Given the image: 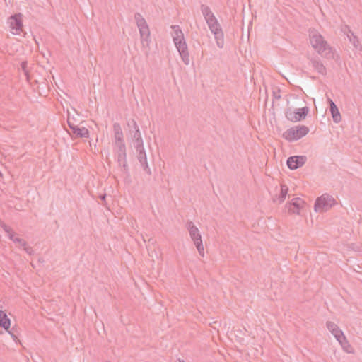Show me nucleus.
Masks as SVG:
<instances>
[{"instance_id":"nucleus-37","label":"nucleus","mask_w":362,"mask_h":362,"mask_svg":"<svg viewBox=\"0 0 362 362\" xmlns=\"http://www.w3.org/2000/svg\"><path fill=\"white\" fill-rule=\"evenodd\" d=\"M151 242H152V244H156V242L154 240L151 239V238H150L148 240V243H151Z\"/></svg>"},{"instance_id":"nucleus-27","label":"nucleus","mask_w":362,"mask_h":362,"mask_svg":"<svg viewBox=\"0 0 362 362\" xmlns=\"http://www.w3.org/2000/svg\"><path fill=\"white\" fill-rule=\"evenodd\" d=\"M147 250L148 251V255L153 259V258H158V255L155 249H151L150 245H147Z\"/></svg>"},{"instance_id":"nucleus-35","label":"nucleus","mask_w":362,"mask_h":362,"mask_svg":"<svg viewBox=\"0 0 362 362\" xmlns=\"http://www.w3.org/2000/svg\"><path fill=\"white\" fill-rule=\"evenodd\" d=\"M67 123H68V125H69V128L71 129L72 132L74 131L75 127L77 126L74 122H71L69 120V119H68Z\"/></svg>"},{"instance_id":"nucleus-16","label":"nucleus","mask_w":362,"mask_h":362,"mask_svg":"<svg viewBox=\"0 0 362 362\" xmlns=\"http://www.w3.org/2000/svg\"><path fill=\"white\" fill-rule=\"evenodd\" d=\"M112 127L114 132L115 143L124 141L123 132L120 124L118 122H115L113 124Z\"/></svg>"},{"instance_id":"nucleus-19","label":"nucleus","mask_w":362,"mask_h":362,"mask_svg":"<svg viewBox=\"0 0 362 362\" xmlns=\"http://www.w3.org/2000/svg\"><path fill=\"white\" fill-rule=\"evenodd\" d=\"M11 320L7 315L2 310H0V327L8 331L10 329Z\"/></svg>"},{"instance_id":"nucleus-17","label":"nucleus","mask_w":362,"mask_h":362,"mask_svg":"<svg viewBox=\"0 0 362 362\" xmlns=\"http://www.w3.org/2000/svg\"><path fill=\"white\" fill-rule=\"evenodd\" d=\"M135 132V134H133V144L136 151H140V149L143 150L144 147V141L141 137V132Z\"/></svg>"},{"instance_id":"nucleus-10","label":"nucleus","mask_w":362,"mask_h":362,"mask_svg":"<svg viewBox=\"0 0 362 362\" xmlns=\"http://www.w3.org/2000/svg\"><path fill=\"white\" fill-rule=\"evenodd\" d=\"M307 160L305 156H290L287 160V166L291 170H296L303 166Z\"/></svg>"},{"instance_id":"nucleus-29","label":"nucleus","mask_w":362,"mask_h":362,"mask_svg":"<svg viewBox=\"0 0 362 362\" xmlns=\"http://www.w3.org/2000/svg\"><path fill=\"white\" fill-rule=\"evenodd\" d=\"M21 69H22L23 71L24 72L25 75L28 78V71L27 69V62H23L21 63Z\"/></svg>"},{"instance_id":"nucleus-7","label":"nucleus","mask_w":362,"mask_h":362,"mask_svg":"<svg viewBox=\"0 0 362 362\" xmlns=\"http://www.w3.org/2000/svg\"><path fill=\"white\" fill-rule=\"evenodd\" d=\"M308 112L309 108L305 106L304 107L296 108L295 110L288 108L286 110L285 115L286 117L289 121L296 122L304 119L307 115L308 114Z\"/></svg>"},{"instance_id":"nucleus-24","label":"nucleus","mask_w":362,"mask_h":362,"mask_svg":"<svg viewBox=\"0 0 362 362\" xmlns=\"http://www.w3.org/2000/svg\"><path fill=\"white\" fill-rule=\"evenodd\" d=\"M326 327L333 335L338 334L341 331V329H340L335 323L331 321H327L326 322Z\"/></svg>"},{"instance_id":"nucleus-34","label":"nucleus","mask_w":362,"mask_h":362,"mask_svg":"<svg viewBox=\"0 0 362 362\" xmlns=\"http://www.w3.org/2000/svg\"><path fill=\"white\" fill-rule=\"evenodd\" d=\"M24 250L29 255H31L33 252V250L31 247L25 246L23 247Z\"/></svg>"},{"instance_id":"nucleus-5","label":"nucleus","mask_w":362,"mask_h":362,"mask_svg":"<svg viewBox=\"0 0 362 362\" xmlns=\"http://www.w3.org/2000/svg\"><path fill=\"white\" fill-rule=\"evenodd\" d=\"M335 204L334 199L329 194H324L318 197L315 203L314 209L316 212L328 211Z\"/></svg>"},{"instance_id":"nucleus-14","label":"nucleus","mask_w":362,"mask_h":362,"mask_svg":"<svg viewBox=\"0 0 362 362\" xmlns=\"http://www.w3.org/2000/svg\"><path fill=\"white\" fill-rule=\"evenodd\" d=\"M310 63L313 69L316 70L317 73L323 76L327 74V69L320 59L313 58L310 59Z\"/></svg>"},{"instance_id":"nucleus-22","label":"nucleus","mask_w":362,"mask_h":362,"mask_svg":"<svg viewBox=\"0 0 362 362\" xmlns=\"http://www.w3.org/2000/svg\"><path fill=\"white\" fill-rule=\"evenodd\" d=\"M127 124L129 129V134H131L132 138H133V134H135V132H137L136 130H138V132H140L139 127L135 119H129Z\"/></svg>"},{"instance_id":"nucleus-40","label":"nucleus","mask_w":362,"mask_h":362,"mask_svg":"<svg viewBox=\"0 0 362 362\" xmlns=\"http://www.w3.org/2000/svg\"><path fill=\"white\" fill-rule=\"evenodd\" d=\"M179 362H185L183 360L178 359Z\"/></svg>"},{"instance_id":"nucleus-11","label":"nucleus","mask_w":362,"mask_h":362,"mask_svg":"<svg viewBox=\"0 0 362 362\" xmlns=\"http://www.w3.org/2000/svg\"><path fill=\"white\" fill-rule=\"evenodd\" d=\"M137 153V158L141 164V165L143 167L144 170L148 174L151 175V169L148 165L147 163V158H146V153L145 151L144 148L143 150L140 149V151H136Z\"/></svg>"},{"instance_id":"nucleus-18","label":"nucleus","mask_w":362,"mask_h":362,"mask_svg":"<svg viewBox=\"0 0 362 362\" xmlns=\"http://www.w3.org/2000/svg\"><path fill=\"white\" fill-rule=\"evenodd\" d=\"M288 191V187L286 185L281 184V192L279 195L276 196L273 198L274 202H278L279 204H281L285 200L287 193Z\"/></svg>"},{"instance_id":"nucleus-6","label":"nucleus","mask_w":362,"mask_h":362,"mask_svg":"<svg viewBox=\"0 0 362 362\" xmlns=\"http://www.w3.org/2000/svg\"><path fill=\"white\" fill-rule=\"evenodd\" d=\"M210 31L214 34L217 46L222 48L224 45V34L217 18L207 23Z\"/></svg>"},{"instance_id":"nucleus-2","label":"nucleus","mask_w":362,"mask_h":362,"mask_svg":"<svg viewBox=\"0 0 362 362\" xmlns=\"http://www.w3.org/2000/svg\"><path fill=\"white\" fill-rule=\"evenodd\" d=\"M134 19L139 30L141 44L144 47H148L150 42V30L148 25L145 18L139 13L134 14Z\"/></svg>"},{"instance_id":"nucleus-38","label":"nucleus","mask_w":362,"mask_h":362,"mask_svg":"<svg viewBox=\"0 0 362 362\" xmlns=\"http://www.w3.org/2000/svg\"><path fill=\"white\" fill-rule=\"evenodd\" d=\"M275 97H276V98H278V99L280 98V95H276Z\"/></svg>"},{"instance_id":"nucleus-13","label":"nucleus","mask_w":362,"mask_h":362,"mask_svg":"<svg viewBox=\"0 0 362 362\" xmlns=\"http://www.w3.org/2000/svg\"><path fill=\"white\" fill-rule=\"evenodd\" d=\"M200 10L206 23L208 22L213 21L214 20L216 19V16H214L209 6L206 4H201Z\"/></svg>"},{"instance_id":"nucleus-1","label":"nucleus","mask_w":362,"mask_h":362,"mask_svg":"<svg viewBox=\"0 0 362 362\" xmlns=\"http://www.w3.org/2000/svg\"><path fill=\"white\" fill-rule=\"evenodd\" d=\"M310 41L312 47L322 57L329 58L332 56V48L320 34L313 33L310 35Z\"/></svg>"},{"instance_id":"nucleus-9","label":"nucleus","mask_w":362,"mask_h":362,"mask_svg":"<svg viewBox=\"0 0 362 362\" xmlns=\"http://www.w3.org/2000/svg\"><path fill=\"white\" fill-rule=\"evenodd\" d=\"M10 28L15 35H19L23 29L22 14L18 13L11 16L8 19Z\"/></svg>"},{"instance_id":"nucleus-41","label":"nucleus","mask_w":362,"mask_h":362,"mask_svg":"<svg viewBox=\"0 0 362 362\" xmlns=\"http://www.w3.org/2000/svg\"><path fill=\"white\" fill-rule=\"evenodd\" d=\"M3 176L1 172L0 171V177H1Z\"/></svg>"},{"instance_id":"nucleus-4","label":"nucleus","mask_w":362,"mask_h":362,"mask_svg":"<svg viewBox=\"0 0 362 362\" xmlns=\"http://www.w3.org/2000/svg\"><path fill=\"white\" fill-rule=\"evenodd\" d=\"M309 132L308 127L302 125L291 127L287 129L284 134L283 137L288 141H297Z\"/></svg>"},{"instance_id":"nucleus-25","label":"nucleus","mask_w":362,"mask_h":362,"mask_svg":"<svg viewBox=\"0 0 362 362\" xmlns=\"http://www.w3.org/2000/svg\"><path fill=\"white\" fill-rule=\"evenodd\" d=\"M340 345L341 346L342 349L347 353H353V348L349 343L348 340L346 339V337H344L341 339V341L339 342Z\"/></svg>"},{"instance_id":"nucleus-23","label":"nucleus","mask_w":362,"mask_h":362,"mask_svg":"<svg viewBox=\"0 0 362 362\" xmlns=\"http://www.w3.org/2000/svg\"><path fill=\"white\" fill-rule=\"evenodd\" d=\"M172 28L174 30L173 35V42H177L179 40H183L184 35L182 33V31L180 30V27L178 25H173Z\"/></svg>"},{"instance_id":"nucleus-33","label":"nucleus","mask_w":362,"mask_h":362,"mask_svg":"<svg viewBox=\"0 0 362 362\" xmlns=\"http://www.w3.org/2000/svg\"><path fill=\"white\" fill-rule=\"evenodd\" d=\"M7 332L11 334V337L13 338V339L14 341H16L18 339L17 336L15 334V333L13 332V328L11 330H10L8 329V331H7Z\"/></svg>"},{"instance_id":"nucleus-26","label":"nucleus","mask_w":362,"mask_h":362,"mask_svg":"<svg viewBox=\"0 0 362 362\" xmlns=\"http://www.w3.org/2000/svg\"><path fill=\"white\" fill-rule=\"evenodd\" d=\"M116 148V153H126V146L124 141L114 143Z\"/></svg>"},{"instance_id":"nucleus-20","label":"nucleus","mask_w":362,"mask_h":362,"mask_svg":"<svg viewBox=\"0 0 362 362\" xmlns=\"http://www.w3.org/2000/svg\"><path fill=\"white\" fill-rule=\"evenodd\" d=\"M117 157L119 165L122 167L123 171L127 173L128 172L127 153H117Z\"/></svg>"},{"instance_id":"nucleus-31","label":"nucleus","mask_w":362,"mask_h":362,"mask_svg":"<svg viewBox=\"0 0 362 362\" xmlns=\"http://www.w3.org/2000/svg\"><path fill=\"white\" fill-rule=\"evenodd\" d=\"M333 336L338 341V342H339L341 341V339H342V338L345 337V335H344V332H342V330L341 332H339V333L336 334H334Z\"/></svg>"},{"instance_id":"nucleus-15","label":"nucleus","mask_w":362,"mask_h":362,"mask_svg":"<svg viewBox=\"0 0 362 362\" xmlns=\"http://www.w3.org/2000/svg\"><path fill=\"white\" fill-rule=\"evenodd\" d=\"M304 202L300 198H293L289 204L288 211L293 214H299L300 209L303 206Z\"/></svg>"},{"instance_id":"nucleus-8","label":"nucleus","mask_w":362,"mask_h":362,"mask_svg":"<svg viewBox=\"0 0 362 362\" xmlns=\"http://www.w3.org/2000/svg\"><path fill=\"white\" fill-rule=\"evenodd\" d=\"M174 43L177 51L179 52L183 63L185 65H189L190 63L189 54L185 38L183 40H179L177 42Z\"/></svg>"},{"instance_id":"nucleus-12","label":"nucleus","mask_w":362,"mask_h":362,"mask_svg":"<svg viewBox=\"0 0 362 362\" xmlns=\"http://www.w3.org/2000/svg\"><path fill=\"white\" fill-rule=\"evenodd\" d=\"M327 100H328V103H329L330 112H331L334 122H335V123L340 122L341 121V116L338 110L337 106L332 101V99L328 98Z\"/></svg>"},{"instance_id":"nucleus-30","label":"nucleus","mask_w":362,"mask_h":362,"mask_svg":"<svg viewBox=\"0 0 362 362\" xmlns=\"http://www.w3.org/2000/svg\"><path fill=\"white\" fill-rule=\"evenodd\" d=\"M0 226L3 228V230L7 233H10V230H11V228L8 226L7 225H6L4 223V221H2L1 220H0Z\"/></svg>"},{"instance_id":"nucleus-32","label":"nucleus","mask_w":362,"mask_h":362,"mask_svg":"<svg viewBox=\"0 0 362 362\" xmlns=\"http://www.w3.org/2000/svg\"><path fill=\"white\" fill-rule=\"evenodd\" d=\"M7 235L9 239L13 242V240H15L16 238L14 237L15 233L13 231L12 229L10 230V233H7Z\"/></svg>"},{"instance_id":"nucleus-28","label":"nucleus","mask_w":362,"mask_h":362,"mask_svg":"<svg viewBox=\"0 0 362 362\" xmlns=\"http://www.w3.org/2000/svg\"><path fill=\"white\" fill-rule=\"evenodd\" d=\"M13 242L15 243H18L20 245H21L22 247H25L26 245H27V243L25 240H24L22 238H15V240H13Z\"/></svg>"},{"instance_id":"nucleus-36","label":"nucleus","mask_w":362,"mask_h":362,"mask_svg":"<svg viewBox=\"0 0 362 362\" xmlns=\"http://www.w3.org/2000/svg\"><path fill=\"white\" fill-rule=\"evenodd\" d=\"M105 197H106V194H103V195H100V198L102 200H105Z\"/></svg>"},{"instance_id":"nucleus-39","label":"nucleus","mask_w":362,"mask_h":362,"mask_svg":"<svg viewBox=\"0 0 362 362\" xmlns=\"http://www.w3.org/2000/svg\"><path fill=\"white\" fill-rule=\"evenodd\" d=\"M275 97H276V98H278V99L280 98V95H276Z\"/></svg>"},{"instance_id":"nucleus-21","label":"nucleus","mask_w":362,"mask_h":362,"mask_svg":"<svg viewBox=\"0 0 362 362\" xmlns=\"http://www.w3.org/2000/svg\"><path fill=\"white\" fill-rule=\"evenodd\" d=\"M72 133L80 138H88L89 136V131L84 127H78L76 126Z\"/></svg>"},{"instance_id":"nucleus-3","label":"nucleus","mask_w":362,"mask_h":362,"mask_svg":"<svg viewBox=\"0 0 362 362\" xmlns=\"http://www.w3.org/2000/svg\"><path fill=\"white\" fill-rule=\"evenodd\" d=\"M186 227L189 230L190 238L193 240L199 254L202 257H204V248L202 243V235L198 228L191 221L187 222Z\"/></svg>"}]
</instances>
